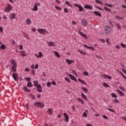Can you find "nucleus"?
Here are the masks:
<instances>
[{
    "label": "nucleus",
    "mask_w": 126,
    "mask_h": 126,
    "mask_svg": "<svg viewBox=\"0 0 126 126\" xmlns=\"http://www.w3.org/2000/svg\"><path fill=\"white\" fill-rule=\"evenodd\" d=\"M11 63L12 64V71H13V72H15L16 71V62L14 60H12L11 61Z\"/></svg>",
    "instance_id": "nucleus-1"
},
{
    "label": "nucleus",
    "mask_w": 126,
    "mask_h": 126,
    "mask_svg": "<svg viewBox=\"0 0 126 126\" xmlns=\"http://www.w3.org/2000/svg\"><path fill=\"white\" fill-rule=\"evenodd\" d=\"M105 32L106 35H109L111 33V27L109 26L105 27Z\"/></svg>",
    "instance_id": "nucleus-2"
},
{
    "label": "nucleus",
    "mask_w": 126,
    "mask_h": 126,
    "mask_svg": "<svg viewBox=\"0 0 126 126\" xmlns=\"http://www.w3.org/2000/svg\"><path fill=\"white\" fill-rule=\"evenodd\" d=\"M37 32H39L40 34L42 35H45V34H48V32L46 31V30H44V29H38Z\"/></svg>",
    "instance_id": "nucleus-3"
},
{
    "label": "nucleus",
    "mask_w": 126,
    "mask_h": 126,
    "mask_svg": "<svg viewBox=\"0 0 126 126\" xmlns=\"http://www.w3.org/2000/svg\"><path fill=\"white\" fill-rule=\"evenodd\" d=\"M34 105L36 106V107H38L39 108H44V107L45 106L44 103L40 102H36L35 103H34Z\"/></svg>",
    "instance_id": "nucleus-4"
},
{
    "label": "nucleus",
    "mask_w": 126,
    "mask_h": 126,
    "mask_svg": "<svg viewBox=\"0 0 126 126\" xmlns=\"http://www.w3.org/2000/svg\"><path fill=\"white\" fill-rule=\"evenodd\" d=\"M12 9V8H11V5L8 4L6 7L5 8L4 11H5V12H9V11H10Z\"/></svg>",
    "instance_id": "nucleus-5"
},
{
    "label": "nucleus",
    "mask_w": 126,
    "mask_h": 126,
    "mask_svg": "<svg viewBox=\"0 0 126 126\" xmlns=\"http://www.w3.org/2000/svg\"><path fill=\"white\" fill-rule=\"evenodd\" d=\"M101 77L102 78H105V79H112V77L111 76H109V75H107V74H105V75H102L101 76Z\"/></svg>",
    "instance_id": "nucleus-6"
},
{
    "label": "nucleus",
    "mask_w": 126,
    "mask_h": 126,
    "mask_svg": "<svg viewBox=\"0 0 126 126\" xmlns=\"http://www.w3.org/2000/svg\"><path fill=\"white\" fill-rule=\"evenodd\" d=\"M16 16V14H11L10 15V16L9 17V19H11V20H14V19H15V17Z\"/></svg>",
    "instance_id": "nucleus-7"
},
{
    "label": "nucleus",
    "mask_w": 126,
    "mask_h": 126,
    "mask_svg": "<svg viewBox=\"0 0 126 126\" xmlns=\"http://www.w3.org/2000/svg\"><path fill=\"white\" fill-rule=\"evenodd\" d=\"M12 76L15 81H17V80H18V78H17L18 77L17 74L13 73Z\"/></svg>",
    "instance_id": "nucleus-8"
},
{
    "label": "nucleus",
    "mask_w": 126,
    "mask_h": 126,
    "mask_svg": "<svg viewBox=\"0 0 126 126\" xmlns=\"http://www.w3.org/2000/svg\"><path fill=\"white\" fill-rule=\"evenodd\" d=\"M38 5H40V3H37L35 4L34 8L32 9L33 11H37L38 10Z\"/></svg>",
    "instance_id": "nucleus-9"
},
{
    "label": "nucleus",
    "mask_w": 126,
    "mask_h": 126,
    "mask_svg": "<svg viewBox=\"0 0 126 126\" xmlns=\"http://www.w3.org/2000/svg\"><path fill=\"white\" fill-rule=\"evenodd\" d=\"M68 76L72 79V80H74V81H77V79H76V78L74 77V76L71 75V74H68Z\"/></svg>",
    "instance_id": "nucleus-10"
},
{
    "label": "nucleus",
    "mask_w": 126,
    "mask_h": 126,
    "mask_svg": "<svg viewBox=\"0 0 126 126\" xmlns=\"http://www.w3.org/2000/svg\"><path fill=\"white\" fill-rule=\"evenodd\" d=\"M74 6L79 8V11H83V7L81 5H79L78 4H74Z\"/></svg>",
    "instance_id": "nucleus-11"
},
{
    "label": "nucleus",
    "mask_w": 126,
    "mask_h": 126,
    "mask_svg": "<svg viewBox=\"0 0 126 126\" xmlns=\"http://www.w3.org/2000/svg\"><path fill=\"white\" fill-rule=\"evenodd\" d=\"M36 90L37 91H38V92H42V86H41V85H38V86H37V87H36Z\"/></svg>",
    "instance_id": "nucleus-12"
},
{
    "label": "nucleus",
    "mask_w": 126,
    "mask_h": 126,
    "mask_svg": "<svg viewBox=\"0 0 126 126\" xmlns=\"http://www.w3.org/2000/svg\"><path fill=\"white\" fill-rule=\"evenodd\" d=\"M47 44L48 45V46L55 47L56 46V44L52 41H49L47 42Z\"/></svg>",
    "instance_id": "nucleus-13"
},
{
    "label": "nucleus",
    "mask_w": 126,
    "mask_h": 126,
    "mask_svg": "<svg viewBox=\"0 0 126 126\" xmlns=\"http://www.w3.org/2000/svg\"><path fill=\"white\" fill-rule=\"evenodd\" d=\"M82 25H83V26H87V21L86 19H83L82 20Z\"/></svg>",
    "instance_id": "nucleus-14"
},
{
    "label": "nucleus",
    "mask_w": 126,
    "mask_h": 126,
    "mask_svg": "<svg viewBox=\"0 0 126 126\" xmlns=\"http://www.w3.org/2000/svg\"><path fill=\"white\" fill-rule=\"evenodd\" d=\"M117 92H118V94H119L120 96H121L122 97H123V96H125L124 93H123V92L121 91L120 90H117Z\"/></svg>",
    "instance_id": "nucleus-15"
},
{
    "label": "nucleus",
    "mask_w": 126,
    "mask_h": 126,
    "mask_svg": "<svg viewBox=\"0 0 126 126\" xmlns=\"http://www.w3.org/2000/svg\"><path fill=\"white\" fill-rule=\"evenodd\" d=\"M63 116H64V118H65V122H68V115H67V114H66V113H63Z\"/></svg>",
    "instance_id": "nucleus-16"
},
{
    "label": "nucleus",
    "mask_w": 126,
    "mask_h": 126,
    "mask_svg": "<svg viewBox=\"0 0 126 126\" xmlns=\"http://www.w3.org/2000/svg\"><path fill=\"white\" fill-rule=\"evenodd\" d=\"M20 53L21 54V56H22V57H26V51H20Z\"/></svg>",
    "instance_id": "nucleus-17"
},
{
    "label": "nucleus",
    "mask_w": 126,
    "mask_h": 126,
    "mask_svg": "<svg viewBox=\"0 0 126 126\" xmlns=\"http://www.w3.org/2000/svg\"><path fill=\"white\" fill-rule=\"evenodd\" d=\"M85 8H87V9H92L93 7L92 6L88 5V4H86L84 6Z\"/></svg>",
    "instance_id": "nucleus-18"
},
{
    "label": "nucleus",
    "mask_w": 126,
    "mask_h": 126,
    "mask_svg": "<svg viewBox=\"0 0 126 126\" xmlns=\"http://www.w3.org/2000/svg\"><path fill=\"white\" fill-rule=\"evenodd\" d=\"M79 33L81 36L85 38L86 39H87V35H86V34H84L83 32H81L80 31H79Z\"/></svg>",
    "instance_id": "nucleus-19"
},
{
    "label": "nucleus",
    "mask_w": 126,
    "mask_h": 126,
    "mask_svg": "<svg viewBox=\"0 0 126 126\" xmlns=\"http://www.w3.org/2000/svg\"><path fill=\"white\" fill-rule=\"evenodd\" d=\"M38 55H38V54H35V57H36L37 58H42V52H39Z\"/></svg>",
    "instance_id": "nucleus-20"
},
{
    "label": "nucleus",
    "mask_w": 126,
    "mask_h": 126,
    "mask_svg": "<svg viewBox=\"0 0 126 126\" xmlns=\"http://www.w3.org/2000/svg\"><path fill=\"white\" fill-rule=\"evenodd\" d=\"M81 96L83 99H85V100H88V99H87V96H86V95L83 94V93H81Z\"/></svg>",
    "instance_id": "nucleus-21"
},
{
    "label": "nucleus",
    "mask_w": 126,
    "mask_h": 126,
    "mask_svg": "<svg viewBox=\"0 0 126 126\" xmlns=\"http://www.w3.org/2000/svg\"><path fill=\"white\" fill-rule=\"evenodd\" d=\"M84 47L85 48H87V49H92L93 50V51H94V48H93L92 47L88 46L86 44H84Z\"/></svg>",
    "instance_id": "nucleus-22"
},
{
    "label": "nucleus",
    "mask_w": 126,
    "mask_h": 126,
    "mask_svg": "<svg viewBox=\"0 0 126 126\" xmlns=\"http://www.w3.org/2000/svg\"><path fill=\"white\" fill-rule=\"evenodd\" d=\"M47 112L48 114H50V115H52L53 114V111L52 108H50L47 110Z\"/></svg>",
    "instance_id": "nucleus-23"
},
{
    "label": "nucleus",
    "mask_w": 126,
    "mask_h": 126,
    "mask_svg": "<svg viewBox=\"0 0 126 126\" xmlns=\"http://www.w3.org/2000/svg\"><path fill=\"white\" fill-rule=\"evenodd\" d=\"M118 30H121L122 29V27L121 26V25L120 23H118L117 24H116Z\"/></svg>",
    "instance_id": "nucleus-24"
},
{
    "label": "nucleus",
    "mask_w": 126,
    "mask_h": 126,
    "mask_svg": "<svg viewBox=\"0 0 126 126\" xmlns=\"http://www.w3.org/2000/svg\"><path fill=\"white\" fill-rule=\"evenodd\" d=\"M77 100L78 102H81L83 105H84V101L81 98H77Z\"/></svg>",
    "instance_id": "nucleus-25"
},
{
    "label": "nucleus",
    "mask_w": 126,
    "mask_h": 126,
    "mask_svg": "<svg viewBox=\"0 0 126 126\" xmlns=\"http://www.w3.org/2000/svg\"><path fill=\"white\" fill-rule=\"evenodd\" d=\"M78 80L80 82H81V83L86 85V83H85V81H84V80H82L81 79H78Z\"/></svg>",
    "instance_id": "nucleus-26"
},
{
    "label": "nucleus",
    "mask_w": 126,
    "mask_h": 126,
    "mask_svg": "<svg viewBox=\"0 0 126 126\" xmlns=\"http://www.w3.org/2000/svg\"><path fill=\"white\" fill-rule=\"evenodd\" d=\"M26 22L28 25H30L31 24V20L30 19H27L26 20Z\"/></svg>",
    "instance_id": "nucleus-27"
},
{
    "label": "nucleus",
    "mask_w": 126,
    "mask_h": 126,
    "mask_svg": "<svg viewBox=\"0 0 126 126\" xmlns=\"http://www.w3.org/2000/svg\"><path fill=\"white\" fill-rule=\"evenodd\" d=\"M103 8H104V9H105V10L106 11H109V12H111V9H109V8H108L107 7H104Z\"/></svg>",
    "instance_id": "nucleus-28"
},
{
    "label": "nucleus",
    "mask_w": 126,
    "mask_h": 126,
    "mask_svg": "<svg viewBox=\"0 0 126 126\" xmlns=\"http://www.w3.org/2000/svg\"><path fill=\"white\" fill-rule=\"evenodd\" d=\"M94 14H95L96 16H101V13H100L99 12L94 11Z\"/></svg>",
    "instance_id": "nucleus-29"
},
{
    "label": "nucleus",
    "mask_w": 126,
    "mask_h": 126,
    "mask_svg": "<svg viewBox=\"0 0 126 126\" xmlns=\"http://www.w3.org/2000/svg\"><path fill=\"white\" fill-rule=\"evenodd\" d=\"M78 51L79 53H80V54H82V55H86V52H84L82 50H78Z\"/></svg>",
    "instance_id": "nucleus-30"
},
{
    "label": "nucleus",
    "mask_w": 126,
    "mask_h": 126,
    "mask_svg": "<svg viewBox=\"0 0 126 126\" xmlns=\"http://www.w3.org/2000/svg\"><path fill=\"white\" fill-rule=\"evenodd\" d=\"M33 84L35 87H37V86H39V85H38V81H34Z\"/></svg>",
    "instance_id": "nucleus-31"
},
{
    "label": "nucleus",
    "mask_w": 126,
    "mask_h": 126,
    "mask_svg": "<svg viewBox=\"0 0 126 126\" xmlns=\"http://www.w3.org/2000/svg\"><path fill=\"white\" fill-rule=\"evenodd\" d=\"M66 62L68 64H71V63H72V61L68 59H66Z\"/></svg>",
    "instance_id": "nucleus-32"
},
{
    "label": "nucleus",
    "mask_w": 126,
    "mask_h": 126,
    "mask_svg": "<svg viewBox=\"0 0 126 126\" xmlns=\"http://www.w3.org/2000/svg\"><path fill=\"white\" fill-rule=\"evenodd\" d=\"M0 49H1V50H4V49H5V48H6V47H5V45H4V44H2L1 46H0Z\"/></svg>",
    "instance_id": "nucleus-33"
},
{
    "label": "nucleus",
    "mask_w": 126,
    "mask_h": 126,
    "mask_svg": "<svg viewBox=\"0 0 126 126\" xmlns=\"http://www.w3.org/2000/svg\"><path fill=\"white\" fill-rule=\"evenodd\" d=\"M55 55L56 57H57V58H61L60 54H59V53H58L57 52H55Z\"/></svg>",
    "instance_id": "nucleus-34"
},
{
    "label": "nucleus",
    "mask_w": 126,
    "mask_h": 126,
    "mask_svg": "<svg viewBox=\"0 0 126 126\" xmlns=\"http://www.w3.org/2000/svg\"><path fill=\"white\" fill-rule=\"evenodd\" d=\"M83 75L85 76H88V75H89V74L88 73V72H87V71H85L83 73Z\"/></svg>",
    "instance_id": "nucleus-35"
},
{
    "label": "nucleus",
    "mask_w": 126,
    "mask_h": 126,
    "mask_svg": "<svg viewBox=\"0 0 126 126\" xmlns=\"http://www.w3.org/2000/svg\"><path fill=\"white\" fill-rule=\"evenodd\" d=\"M65 3H66V4H67V5H68V6H70V7H71V6H72L71 5V4H70V3H69V2H68V1H66Z\"/></svg>",
    "instance_id": "nucleus-36"
},
{
    "label": "nucleus",
    "mask_w": 126,
    "mask_h": 126,
    "mask_svg": "<svg viewBox=\"0 0 126 126\" xmlns=\"http://www.w3.org/2000/svg\"><path fill=\"white\" fill-rule=\"evenodd\" d=\"M28 87H32V83L29 82L27 84Z\"/></svg>",
    "instance_id": "nucleus-37"
},
{
    "label": "nucleus",
    "mask_w": 126,
    "mask_h": 126,
    "mask_svg": "<svg viewBox=\"0 0 126 126\" xmlns=\"http://www.w3.org/2000/svg\"><path fill=\"white\" fill-rule=\"evenodd\" d=\"M24 90H25V91H26V92H30V90H28L27 87H24Z\"/></svg>",
    "instance_id": "nucleus-38"
},
{
    "label": "nucleus",
    "mask_w": 126,
    "mask_h": 126,
    "mask_svg": "<svg viewBox=\"0 0 126 126\" xmlns=\"http://www.w3.org/2000/svg\"><path fill=\"white\" fill-rule=\"evenodd\" d=\"M95 2L96 3H99V4H103V2H101V1L98 0H95Z\"/></svg>",
    "instance_id": "nucleus-39"
},
{
    "label": "nucleus",
    "mask_w": 126,
    "mask_h": 126,
    "mask_svg": "<svg viewBox=\"0 0 126 126\" xmlns=\"http://www.w3.org/2000/svg\"><path fill=\"white\" fill-rule=\"evenodd\" d=\"M113 102H114V103H117V104H119V103H120V102L119 101V100L117 98H115L113 100Z\"/></svg>",
    "instance_id": "nucleus-40"
},
{
    "label": "nucleus",
    "mask_w": 126,
    "mask_h": 126,
    "mask_svg": "<svg viewBox=\"0 0 126 126\" xmlns=\"http://www.w3.org/2000/svg\"><path fill=\"white\" fill-rule=\"evenodd\" d=\"M111 96H112V97H113V98H117V97H118L117 96V95H116V94H115L114 93H112Z\"/></svg>",
    "instance_id": "nucleus-41"
},
{
    "label": "nucleus",
    "mask_w": 126,
    "mask_h": 126,
    "mask_svg": "<svg viewBox=\"0 0 126 126\" xmlns=\"http://www.w3.org/2000/svg\"><path fill=\"white\" fill-rule=\"evenodd\" d=\"M105 5H106V6H108L109 7H113V5L109 4H107V3H105Z\"/></svg>",
    "instance_id": "nucleus-42"
},
{
    "label": "nucleus",
    "mask_w": 126,
    "mask_h": 126,
    "mask_svg": "<svg viewBox=\"0 0 126 126\" xmlns=\"http://www.w3.org/2000/svg\"><path fill=\"white\" fill-rule=\"evenodd\" d=\"M121 47H122V48H124V49H125L126 48V44H124L123 43H121Z\"/></svg>",
    "instance_id": "nucleus-43"
},
{
    "label": "nucleus",
    "mask_w": 126,
    "mask_h": 126,
    "mask_svg": "<svg viewBox=\"0 0 126 126\" xmlns=\"http://www.w3.org/2000/svg\"><path fill=\"white\" fill-rule=\"evenodd\" d=\"M95 7H96V8H97L98 9H99V10H101L102 11H103V10H104L102 8H101V7L95 6Z\"/></svg>",
    "instance_id": "nucleus-44"
},
{
    "label": "nucleus",
    "mask_w": 126,
    "mask_h": 126,
    "mask_svg": "<svg viewBox=\"0 0 126 126\" xmlns=\"http://www.w3.org/2000/svg\"><path fill=\"white\" fill-rule=\"evenodd\" d=\"M64 79H65V80H66V81H67V82H69V83H70V80H69V79H68V78H67V77H65V78H64Z\"/></svg>",
    "instance_id": "nucleus-45"
},
{
    "label": "nucleus",
    "mask_w": 126,
    "mask_h": 126,
    "mask_svg": "<svg viewBox=\"0 0 126 126\" xmlns=\"http://www.w3.org/2000/svg\"><path fill=\"white\" fill-rule=\"evenodd\" d=\"M119 89H121V90H122V91H126V89L122 87V86L119 87Z\"/></svg>",
    "instance_id": "nucleus-46"
},
{
    "label": "nucleus",
    "mask_w": 126,
    "mask_h": 126,
    "mask_svg": "<svg viewBox=\"0 0 126 126\" xmlns=\"http://www.w3.org/2000/svg\"><path fill=\"white\" fill-rule=\"evenodd\" d=\"M81 89H83V90H84V91H85L86 92H88V90L84 87H82Z\"/></svg>",
    "instance_id": "nucleus-47"
},
{
    "label": "nucleus",
    "mask_w": 126,
    "mask_h": 126,
    "mask_svg": "<svg viewBox=\"0 0 126 126\" xmlns=\"http://www.w3.org/2000/svg\"><path fill=\"white\" fill-rule=\"evenodd\" d=\"M83 117H87V114L86 113V112H84V113H83Z\"/></svg>",
    "instance_id": "nucleus-48"
},
{
    "label": "nucleus",
    "mask_w": 126,
    "mask_h": 126,
    "mask_svg": "<svg viewBox=\"0 0 126 126\" xmlns=\"http://www.w3.org/2000/svg\"><path fill=\"white\" fill-rule=\"evenodd\" d=\"M107 110H108V111H110V112H112V113H115V111H114L113 109H111L110 108H107Z\"/></svg>",
    "instance_id": "nucleus-49"
},
{
    "label": "nucleus",
    "mask_w": 126,
    "mask_h": 126,
    "mask_svg": "<svg viewBox=\"0 0 126 126\" xmlns=\"http://www.w3.org/2000/svg\"><path fill=\"white\" fill-rule=\"evenodd\" d=\"M55 8L57 9H58L59 10H62V8H61L60 7L58 6H55Z\"/></svg>",
    "instance_id": "nucleus-50"
},
{
    "label": "nucleus",
    "mask_w": 126,
    "mask_h": 126,
    "mask_svg": "<svg viewBox=\"0 0 126 126\" xmlns=\"http://www.w3.org/2000/svg\"><path fill=\"white\" fill-rule=\"evenodd\" d=\"M64 11L65 13H67V12H68V11L67 10V8H64Z\"/></svg>",
    "instance_id": "nucleus-51"
},
{
    "label": "nucleus",
    "mask_w": 126,
    "mask_h": 126,
    "mask_svg": "<svg viewBox=\"0 0 126 126\" xmlns=\"http://www.w3.org/2000/svg\"><path fill=\"white\" fill-rule=\"evenodd\" d=\"M25 79L27 80V81H30V80H31L30 78H25Z\"/></svg>",
    "instance_id": "nucleus-52"
},
{
    "label": "nucleus",
    "mask_w": 126,
    "mask_h": 126,
    "mask_svg": "<svg viewBox=\"0 0 126 126\" xmlns=\"http://www.w3.org/2000/svg\"><path fill=\"white\" fill-rule=\"evenodd\" d=\"M51 84H51V83H50V82H47V87H50V86H51Z\"/></svg>",
    "instance_id": "nucleus-53"
},
{
    "label": "nucleus",
    "mask_w": 126,
    "mask_h": 126,
    "mask_svg": "<svg viewBox=\"0 0 126 126\" xmlns=\"http://www.w3.org/2000/svg\"><path fill=\"white\" fill-rule=\"evenodd\" d=\"M19 49L20 50H22L23 49V46H22V45H20Z\"/></svg>",
    "instance_id": "nucleus-54"
},
{
    "label": "nucleus",
    "mask_w": 126,
    "mask_h": 126,
    "mask_svg": "<svg viewBox=\"0 0 126 126\" xmlns=\"http://www.w3.org/2000/svg\"><path fill=\"white\" fill-rule=\"evenodd\" d=\"M72 73H73V74H74L76 76L77 75V74H76V71H75V70H73Z\"/></svg>",
    "instance_id": "nucleus-55"
},
{
    "label": "nucleus",
    "mask_w": 126,
    "mask_h": 126,
    "mask_svg": "<svg viewBox=\"0 0 126 126\" xmlns=\"http://www.w3.org/2000/svg\"><path fill=\"white\" fill-rule=\"evenodd\" d=\"M72 23L73 24V25H76V24H77V23L74 21H72Z\"/></svg>",
    "instance_id": "nucleus-56"
},
{
    "label": "nucleus",
    "mask_w": 126,
    "mask_h": 126,
    "mask_svg": "<svg viewBox=\"0 0 126 126\" xmlns=\"http://www.w3.org/2000/svg\"><path fill=\"white\" fill-rule=\"evenodd\" d=\"M38 67H39V65H38V64H35V66L34 67V68H35V69H37Z\"/></svg>",
    "instance_id": "nucleus-57"
},
{
    "label": "nucleus",
    "mask_w": 126,
    "mask_h": 126,
    "mask_svg": "<svg viewBox=\"0 0 126 126\" xmlns=\"http://www.w3.org/2000/svg\"><path fill=\"white\" fill-rule=\"evenodd\" d=\"M2 30H3V28L2 27H0V32L1 33H2Z\"/></svg>",
    "instance_id": "nucleus-58"
},
{
    "label": "nucleus",
    "mask_w": 126,
    "mask_h": 126,
    "mask_svg": "<svg viewBox=\"0 0 126 126\" xmlns=\"http://www.w3.org/2000/svg\"><path fill=\"white\" fill-rule=\"evenodd\" d=\"M103 85L104 86H105V87H108V85H107V83H104L103 84Z\"/></svg>",
    "instance_id": "nucleus-59"
},
{
    "label": "nucleus",
    "mask_w": 126,
    "mask_h": 126,
    "mask_svg": "<svg viewBox=\"0 0 126 126\" xmlns=\"http://www.w3.org/2000/svg\"><path fill=\"white\" fill-rule=\"evenodd\" d=\"M106 43H107V44H110V41H109V38L106 39Z\"/></svg>",
    "instance_id": "nucleus-60"
},
{
    "label": "nucleus",
    "mask_w": 126,
    "mask_h": 126,
    "mask_svg": "<svg viewBox=\"0 0 126 126\" xmlns=\"http://www.w3.org/2000/svg\"><path fill=\"white\" fill-rule=\"evenodd\" d=\"M32 32H36V29L33 28L32 29Z\"/></svg>",
    "instance_id": "nucleus-61"
},
{
    "label": "nucleus",
    "mask_w": 126,
    "mask_h": 126,
    "mask_svg": "<svg viewBox=\"0 0 126 126\" xmlns=\"http://www.w3.org/2000/svg\"><path fill=\"white\" fill-rule=\"evenodd\" d=\"M116 49H121V46L119 45H116Z\"/></svg>",
    "instance_id": "nucleus-62"
},
{
    "label": "nucleus",
    "mask_w": 126,
    "mask_h": 126,
    "mask_svg": "<svg viewBox=\"0 0 126 126\" xmlns=\"http://www.w3.org/2000/svg\"><path fill=\"white\" fill-rule=\"evenodd\" d=\"M122 119L124 121H126V117H122Z\"/></svg>",
    "instance_id": "nucleus-63"
},
{
    "label": "nucleus",
    "mask_w": 126,
    "mask_h": 126,
    "mask_svg": "<svg viewBox=\"0 0 126 126\" xmlns=\"http://www.w3.org/2000/svg\"><path fill=\"white\" fill-rule=\"evenodd\" d=\"M122 71L126 74V70L125 69H122Z\"/></svg>",
    "instance_id": "nucleus-64"
}]
</instances>
